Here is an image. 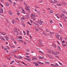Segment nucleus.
Wrapping results in <instances>:
<instances>
[{"mask_svg":"<svg viewBox=\"0 0 67 67\" xmlns=\"http://www.w3.org/2000/svg\"><path fill=\"white\" fill-rule=\"evenodd\" d=\"M0 38L1 40H2V41H5V40L3 38V37L2 36H0Z\"/></svg>","mask_w":67,"mask_h":67,"instance_id":"obj_1","label":"nucleus"},{"mask_svg":"<svg viewBox=\"0 0 67 67\" xmlns=\"http://www.w3.org/2000/svg\"><path fill=\"white\" fill-rule=\"evenodd\" d=\"M64 16L65 15H64V14L62 13L61 15H60V16L61 19H63V17H64Z\"/></svg>","mask_w":67,"mask_h":67,"instance_id":"obj_2","label":"nucleus"},{"mask_svg":"<svg viewBox=\"0 0 67 67\" xmlns=\"http://www.w3.org/2000/svg\"><path fill=\"white\" fill-rule=\"evenodd\" d=\"M62 12H63V13H65V14H67V12L64 10H62Z\"/></svg>","mask_w":67,"mask_h":67,"instance_id":"obj_3","label":"nucleus"},{"mask_svg":"<svg viewBox=\"0 0 67 67\" xmlns=\"http://www.w3.org/2000/svg\"><path fill=\"white\" fill-rule=\"evenodd\" d=\"M14 31H15V32H16L17 33V34H16V35H19V33H18V30H17L16 29V28L14 30Z\"/></svg>","mask_w":67,"mask_h":67,"instance_id":"obj_4","label":"nucleus"},{"mask_svg":"<svg viewBox=\"0 0 67 67\" xmlns=\"http://www.w3.org/2000/svg\"><path fill=\"white\" fill-rule=\"evenodd\" d=\"M26 10L29 11V12H30V9L28 8V6L26 7Z\"/></svg>","mask_w":67,"mask_h":67,"instance_id":"obj_5","label":"nucleus"},{"mask_svg":"<svg viewBox=\"0 0 67 67\" xmlns=\"http://www.w3.org/2000/svg\"><path fill=\"white\" fill-rule=\"evenodd\" d=\"M8 12L10 15H12V12L10 11V10H9Z\"/></svg>","mask_w":67,"mask_h":67,"instance_id":"obj_6","label":"nucleus"},{"mask_svg":"<svg viewBox=\"0 0 67 67\" xmlns=\"http://www.w3.org/2000/svg\"><path fill=\"white\" fill-rule=\"evenodd\" d=\"M26 18L27 19H28L29 18V15H26L25 16Z\"/></svg>","mask_w":67,"mask_h":67,"instance_id":"obj_7","label":"nucleus"},{"mask_svg":"<svg viewBox=\"0 0 67 67\" xmlns=\"http://www.w3.org/2000/svg\"><path fill=\"white\" fill-rule=\"evenodd\" d=\"M25 59H26L27 61H31V59L30 58H24Z\"/></svg>","mask_w":67,"mask_h":67,"instance_id":"obj_8","label":"nucleus"},{"mask_svg":"<svg viewBox=\"0 0 67 67\" xmlns=\"http://www.w3.org/2000/svg\"><path fill=\"white\" fill-rule=\"evenodd\" d=\"M60 36V35H58V36H56L55 37H57V38H58V40H59V36Z\"/></svg>","mask_w":67,"mask_h":67,"instance_id":"obj_9","label":"nucleus"},{"mask_svg":"<svg viewBox=\"0 0 67 67\" xmlns=\"http://www.w3.org/2000/svg\"><path fill=\"white\" fill-rule=\"evenodd\" d=\"M32 60H34V59H36V60H38L37 58H35L34 57H32Z\"/></svg>","mask_w":67,"mask_h":67,"instance_id":"obj_10","label":"nucleus"},{"mask_svg":"<svg viewBox=\"0 0 67 67\" xmlns=\"http://www.w3.org/2000/svg\"><path fill=\"white\" fill-rule=\"evenodd\" d=\"M57 47L59 48V49H58V51H60V50H61V48H60V46H57Z\"/></svg>","mask_w":67,"mask_h":67,"instance_id":"obj_11","label":"nucleus"},{"mask_svg":"<svg viewBox=\"0 0 67 67\" xmlns=\"http://www.w3.org/2000/svg\"><path fill=\"white\" fill-rule=\"evenodd\" d=\"M38 58L39 59H44V58L41 57L39 56Z\"/></svg>","mask_w":67,"mask_h":67,"instance_id":"obj_12","label":"nucleus"},{"mask_svg":"<svg viewBox=\"0 0 67 67\" xmlns=\"http://www.w3.org/2000/svg\"><path fill=\"white\" fill-rule=\"evenodd\" d=\"M6 5L7 6V7H9V3L7 2H6L5 3Z\"/></svg>","mask_w":67,"mask_h":67,"instance_id":"obj_13","label":"nucleus"},{"mask_svg":"<svg viewBox=\"0 0 67 67\" xmlns=\"http://www.w3.org/2000/svg\"><path fill=\"white\" fill-rule=\"evenodd\" d=\"M0 33L3 35H5V32H1Z\"/></svg>","mask_w":67,"mask_h":67,"instance_id":"obj_14","label":"nucleus"},{"mask_svg":"<svg viewBox=\"0 0 67 67\" xmlns=\"http://www.w3.org/2000/svg\"><path fill=\"white\" fill-rule=\"evenodd\" d=\"M41 19L40 20V24L41 25H42V23H43V21H41Z\"/></svg>","mask_w":67,"mask_h":67,"instance_id":"obj_15","label":"nucleus"},{"mask_svg":"<svg viewBox=\"0 0 67 67\" xmlns=\"http://www.w3.org/2000/svg\"><path fill=\"white\" fill-rule=\"evenodd\" d=\"M39 53H41V54H43V55H44V53L43 52H42L40 51H39Z\"/></svg>","mask_w":67,"mask_h":67,"instance_id":"obj_16","label":"nucleus"},{"mask_svg":"<svg viewBox=\"0 0 67 67\" xmlns=\"http://www.w3.org/2000/svg\"><path fill=\"white\" fill-rule=\"evenodd\" d=\"M18 41L19 42H23V41L21 40H18Z\"/></svg>","mask_w":67,"mask_h":67,"instance_id":"obj_17","label":"nucleus"},{"mask_svg":"<svg viewBox=\"0 0 67 67\" xmlns=\"http://www.w3.org/2000/svg\"><path fill=\"white\" fill-rule=\"evenodd\" d=\"M22 11H23L22 12V13H24V14H26V13L24 11V10L23 9H22Z\"/></svg>","mask_w":67,"mask_h":67,"instance_id":"obj_18","label":"nucleus"},{"mask_svg":"<svg viewBox=\"0 0 67 67\" xmlns=\"http://www.w3.org/2000/svg\"><path fill=\"white\" fill-rule=\"evenodd\" d=\"M43 33L44 34V36H47V35H46L45 32H44Z\"/></svg>","mask_w":67,"mask_h":67,"instance_id":"obj_19","label":"nucleus"},{"mask_svg":"<svg viewBox=\"0 0 67 67\" xmlns=\"http://www.w3.org/2000/svg\"><path fill=\"white\" fill-rule=\"evenodd\" d=\"M55 67H58V64H57L56 63L55 65Z\"/></svg>","mask_w":67,"mask_h":67,"instance_id":"obj_20","label":"nucleus"},{"mask_svg":"<svg viewBox=\"0 0 67 67\" xmlns=\"http://www.w3.org/2000/svg\"><path fill=\"white\" fill-rule=\"evenodd\" d=\"M62 44L63 47H65V46H67V45H66V44H64L63 43H62Z\"/></svg>","mask_w":67,"mask_h":67,"instance_id":"obj_21","label":"nucleus"},{"mask_svg":"<svg viewBox=\"0 0 67 67\" xmlns=\"http://www.w3.org/2000/svg\"><path fill=\"white\" fill-rule=\"evenodd\" d=\"M52 45L53 46H54V47H56V45L54 43H53Z\"/></svg>","mask_w":67,"mask_h":67,"instance_id":"obj_22","label":"nucleus"},{"mask_svg":"<svg viewBox=\"0 0 67 67\" xmlns=\"http://www.w3.org/2000/svg\"><path fill=\"white\" fill-rule=\"evenodd\" d=\"M35 15V14L33 13V14H31V17H32V16H34Z\"/></svg>","mask_w":67,"mask_h":67,"instance_id":"obj_23","label":"nucleus"},{"mask_svg":"<svg viewBox=\"0 0 67 67\" xmlns=\"http://www.w3.org/2000/svg\"><path fill=\"white\" fill-rule=\"evenodd\" d=\"M67 17L66 16H65L64 17H63V19H65V20H66V19H67Z\"/></svg>","mask_w":67,"mask_h":67,"instance_id":"obj_24","label":"nucleus"},{"mask_svg":"<svg viewBox=\"0 0 67 67\" xmlns=\"http://www.w3.org/2000/svg\"><path fill=\"white\" fill-rule=\"evenodd\" d=\"M57 5L58 6H61V5H62V4H57Z\"/></svg>","mask_w":67,"mask_h":67,"instance_id":"obj_25","label":"nucleus"},{"mask_svg":"<svg viewBox=\"0 0 67 67\" xmlns=\"http://www.w3.org/2000/svg\"><path fill=\"white\" fill-rule=\"evenodd\" d=\"M6 38L7 40H9V37L8 36H6Z\"/></svg>","mask_w":67,"mask_h":67,"instance_id":"obj_26","label":"nucleus"},{"mask_svg":"<svg viewBox=\"0 0 67 67\" xmlns=\"http://www.w3.org/2000/svg\"><path fill=\"white\" fill-rule=\"evenodd\" d=\"M51 66H52L53 67H55V64H51Z\"/></svg>","mask_w":67,"mask_h":67,"instance_id":"obj_27","label":"nucleus"},{"mask_svg":"<svg viewBox=\"0 0 67 67\" xmlns=\"http://www.w3.org/2000/svg\"><path fill=\"white\" fill-rule=\"evenodd\" d=\"M0 12L1 13H2L3 12V9L2 10H1V11H0Z\"/></svg>","mask_w":67,"mask_h":67,"instance_id":"obj_28","label":"nucleus"},{"mask_svg":"<svg viewBox=\"0 0 67 67\" xmlns=\"http://www.w3.org/2000/svg\"><path fill=\"white\" fill-rule=\"evenodd\" d=\"M56 55H57V54H60V53H59V52H58L57 51H56Z\"/></svg>","mask_w":67,"mask_h":67,"instance_id":"obj_29","label":"nucleus"},{"mask_svg":"<svg viewBox=\"0 0 67 67\" xmlns=\"http://www.w3.org/2000/svg\"><path fill=\"white\" fill-rule=\"evenodd\" d=\"M50 36H52V32H50Z\"/></svg>","mask_w":67,"mask_h":67,"instance_id":"obj_30","label":"nucleus"},{"mask_svg":"<svg viewBox=\"0 0 67 67\" xmlns=\"http://www.w3.org/2000/svg\"><path fill=\"white\" fill-rule=\"evenodd\" d=\"M49 13H53V12L52 10H50L49 11Z\"/></svg>","mask_w":67,"mask_h":67,"instance_id":"obj_31","label":"nucleus"},{"mask_svg":"<svg viewBox=\"0 0 67 67\" xmlns=\"http://www.w3.org/2000/svg\"><path fill=\"white\" fill-rule=\"evenodd\" d=\"M19 58H20V59H21L22 58V57H21L20 56H19L18 57Z\"/></svg>","mask_w":67,"mask_h":67,"instance_id":"obj_32","label":"nucleus"},{"mask_svg":"<svg viewBox=\"0 0 67 67\" xmlns=\"http://www.w3.org/2000/svg\"><path fill=\"white\" fill-rule=\"evenodd\" d=\"M39 46H41V47H42V46H44V45L42 44H39Z\"/></svg>","mask_w":67,"mask_h":67,"instance_id":"obj_33","label":"nucleus"},{"mask_svg":"<svg viewBox=\"0 0 67 67\" xmlns=\"http://www.w3.org/2000/svg\"><path fill=\"white\" fill-rule=\"evenodd\" d=\"M27 35H29V31L28 30H27Z\"/></svg>","mask_w":67,"mask_h":67,"instance_id":"obj_34","label":"nucleus"},{"mask_svg":"<svg viewBox=\"0 0 67 67\" xmlns=\"http://www.w3.org/2000/svg\"><path fill=\"white\" fill-rule=\"evenodd\" d=\"M14 22H15V21H14V20H12V23L14 24Z\"/></svg>","mask_w":67,"mask_h":67,"instance_id":"obj_35","label":"nucleus"},{"mask_svg":"<svg viewBox=\"0 0 67 67\" xmlns=\"http://www.w3.org/2000/svg\"><path fill=\"white\" fill-rule=\"evenodd\" d=\"M38 64H37V63H35V66H38Z\"/></svg>","mask_w":67,"mask_h":67,"instance_id":"obj_36","label":"nucleus"},{"mask_svg":"<svg viewBox=\"0 0 67 67\" xmlns=\"http://www.w3.org/2000/svg\"><path fill=\"white\" fill-rule=\"evenodd\" d=\"M27 23H28V24H30V25H32V24H31L29 22H27Z\"/></svg>","mask_w":67,"mask_h":67,"instance_id":"obj_37","label":"nucleus"},{"mask_svg":"<svg viewBox=\"0 0 67 67\" xmlns=\"http://www.w3.org/2000/svg\"><path fill=\"white\" fill-rule=\"evenodd\" d=\"M22 25H23V26H25V24H24V23H23L22 24Z\"/></svg>","mask_w":67,"mask_h":67,"instance_id":"obj_38","label":"nucleus"},{"mask_svg":"<svg viewBox=\"0 0 67 67\" xmlns=\"http://www.w3.org/2000/svg\"><path fill=\"white\" fill-rule=\"evenodd\" d=\"M35 7H36V8H39V7H38L37 6V5H35Z\"/></svg>","mask_w":67,"mask_h":67,"instance_id":"obj_39","label":"nucleus"},{"mask_svg":"<svg viewBox=\"0 0 67 67\" xmlns=\"http://www.w3.org/2000/svg\"><path fill=\"white\" fill-rule=\"evenodd\" d=\"M37 13H38V14H40V12L39 11H37Z\"/></svg>","mask_w":67,"mask_h":67,"instance_id":"obj_40","label":"nucleus"},{"mask_svg":"<svg viewBox=\"0 0 67 67\" xmlns=\"http://www.w3.org/2000/svg\"><path fill=\"white\" fill-rule=\"evenodd\" d=\"M39 43H40L42 44V41H40Z\"/></svg>","mask_w":67,"mask_h":67,"instance_id":"obj_41","label":"nucleus"},{"mask_svg":"<svg viewBox=\"0 0 67 67\" xmlns=\"http://www.w3.org/2000/svg\"><path fill=\"white\" fill-rule=\"evenodd\" d=\"M8 0L10 2V3H12V1H11V0Z\"/></svg>","mask_w":67,"mask_h":67,"instance_id":"obj_42","label":"nucleus"},{"mask_svg":"<svg viewBox=\"0 0 67 67\" xmlns=\"http://www.w3.org/2000/svg\"><path fill=\"white\" fill-rule=\"evenodd\" d=\"M3 10L2 8V7H0V11H1V10Z\"/></svg>","mask_w":67,"mask_h":67,"instance_id":"obj_43","label":"nucleus"},{"mask_svg":"<svg viewBox=\"0 0 67 67\" xmlns=\"http://www.w3.org/2000/svg\"><path fill=\"white\" fill-rule=\"evenodd\" d=\"M52 53L54 54L55 52V51H54V50H52Z\"/></svg>","mask_w":67,"mask_h":67,"instance_id":"obj_44","label":"nucleus"},{"mask_svg":"<svg viewBox=\"0 0 67 67\" xmlns=\"http://www.w3.org/2000/svg\"><path fill=\"white\" fill-rule=\"evenodd\" d=\"M39 2V3H42L43 2V1H40Z\"/></svg>","mask_w":67,"mask_h":67,"instance_id":"obj_45","label":"nucleus"},{"mask_svg":"<svg viewBox=\"0 0 67 67\" xmlns=\"http://www.w3.org/2000/svg\"><path fill=\"white\" fill-rule=\"evenodd\" d=\"M53 54H54V55H56V52H55Z\"/></svg>","mask_w":67,"mask_h":67,"instance_id":"obj_46","label":"nucleus"},{"mask_svg":"<svg viewBox=\"0 0 67 67\" xmlns=\"http://www.w3.org/2000/svg\"><path fill=\"white\" fill-rule=\"evenodd\" d=\"M18 50H15L14 52H18Z\"/></svg>","mask_w":67,"mask_h":67,"instance_id":"obj_47","label":"nucleus"},{"mask_svg":"<svg viewBox=\"0 0 67 67\" xmlns=\"http://www.w3.org/2000/svg\"><path fill=\"white\" fill-rule=\"evenodd\" d=\"M46 32H49V30L48 29H46Z\"/></svg>","mask_w":67,"mask_h":67,"instance_id":"obj_48","label":"nucleus"},{"mask_svg":"<svg viewBox=\"0 0 67 67\" xmlns=\"http://www.w3.org/2000/svg\"><path fill=\"white\" fill-rule=\"evenodd\" d=\"M38 64H41L42 62H38Z\"/></svg>","mask_w":67,"mask_h":67,"instance_id":"obj_49","label":"nucleus"},{"mask_svg":"<svg viewBox=\"0 0 67 67\" xmlns=\"http://www.w3.org/2000/svg\"><path fill=\"white\" fill-rule=\"evenodd\" d=\"M59 24L61 27H62V25L60 23Z\"/></svg>","mask_w":67,"mask_h":67,"instance_id":"obj_50","label":"nucleus"},{"mask_svg":"<svg viewBox=\"0 0 67 67\" xmlns=\"http://www.w3.org/2000/svg\"><path fill=\"white\" fill-rule=\"evenodd\" d=\"M46 64H49V63L48 62H46Z\"/></svg>","mask_w":67,"mask_h":67,"instance_id":"obj_51","label":"nucleus"},{"mask_svg":"<svg viewBox=\"0 0 67 67\" xmlns=\"http://www.w3.org/2000/svg\"><path fill=\"white\" fill-rule=\"evenodd\" d=\"M4 50L5 51V50H7V48H6L5 47L4 48Z\"/></svg>","mask_w":67,"mask_h":67,"instance_id":"obj_52","label":"nucleus"},{"mask_svg":"<svg viewBox=\"0 0 67 67\" xmlns=\"http://www.w3.org/2000/svg\"><path fill=\"white\" fill-rule=\"evenodd\" d=\"M38 28H39V29H40V30H42V28H40V27H38Z\"/></svg>","mask_w":67,"mask_h":67,"instance_id":"obj_53","label":"nucleus"},{"mask_svg":"<svg viewBox=\"0 0 67 67\" xmlns=\"http://www.w3.org/2000/svg\"><path fill=\"white\" fill-rule=\"evenodd\" d=\"M21 19H22V20H25V18L22 17H21Z\"/></svg>","mask_w":67,"mask_h":67,"instance_id":"obj_54","label":"nucleus"},{"mask_svg":"<svg viewBox=\"0 0 67 67\" xmlns=\"http://www.w3.org/2000/svg\"><path fill=\"white\" fill-rule=\"evenodd\" d=\"M17 14L18 15H20V14L19 13H17Z\"/></svg>","mask_w":67,"mask_h":67,"instance_id":"obj_55","label":"nucleus"},{"mask_svg":"<svg viewBox=\"0 0 67 67\" xmlns=\"http://www.w3.org/2000/svg\"><path fill=\"white\" fill-rule=\"evenodd\" d=\"M14 43L15 44H16V41H14Z\"/></svg>","mask_w":67,"mask_h":67,"instance_id":"obj_56","label":"nucleus"},{"mask_svg":"<svg viewBox=\"0 0 67 67\" xmlns=\"http://www.w3.org/2000/svg\"><path fill=\"white\" fill-rule=\"evenodd\" d=\"M62 43H65V41H63L62 42Z\"/></svg>","mask_w":67,"mask_h":67,"instance_id":"obj_57","label":"nucleus"},{"mask_svg":"<svg viewBox=\"0 0 67 67\" xmlns=\"http://www.w3.org/2000/svg\"><path fill=\"white\" fill-rule=\"evenodd\" d=\"M6 47L7 48H8V49H10V48H9V46H6Z\"/></svg>","mask_w":67,"mask_h":67,"instance_id":"obj_58","label":"nucleus"},{"mask_svg":"<svg viewBox=\"0 0 67 67\" xmlns=\"http://www.w3.org/2000/svg\"><path fill=\"white\" fill-rule=\"evenodd\" d=\"M22 38V36H20V37L19 38V39H21V38Z\"/></svg>","mask_w":67,"mask_h":67,"instance_id":"obj_59","label":"nucleus"},{"mask_svg":"<svg viewBox=\"0 0 67 67\" xmlns=\"http://www.w3.org/2000/svg\"><path fill=\"white\" fill-rule=\"evenodd\" d=\"M25 54L26 55H29V53H26Z\"/></svg>","mask_w":67,"mask_h":67,"instance_id":"obj_60","label":"nucleus"},{"mask_svg":"<svg viewBox=\"0 0 67 67\" xmlns=\"http://www.w3.org/2000/svg\"><path fill=\"white\" fill-rule=\"evenodd\" d=\"M3 67H7V66H6V65H3Z\"/></svg>","mask_w":67,"mask_h":67,"instance_id":"obj_61","label":"nucleus"},{"mask_svg":"<svg viewBox=\"0 0 67 67\" xmlns=\"http://www.w3.org/2000/svg\"><path fill=\"white\" fill-rule=\"evenodd\" d=\"M50 22L51 23H53V21L52 20L50 21Z\"/></svg>","mask_w":67,"mask_h":67,"instance_id":"obj_62","label":"nucleus"},{"mask_svg":"<svg viewBox=\"0 0 67 67\" xmlns=\"http://www.w3.org/2000/svg\"><path fill=\"white\" fill-rule=\"evenodd\" d=\"M0 4L1 5V6H2V7H3V5H2V4Z\"/></svg>","mask_w":67,"mask_h":67,"instance_id":"obj_63","label":"nucleus"},{"mask_svg":"<svg viewBox=\"0 0 67 67\" xmlns=\"http://www.w3.org/2000/svg\"><path fill=\"white\" fill-rule=\"evenodd\" d=\"M37 22L38 23H40V21H39V20H38L37 21Z\"/></svg>","mask_w":67,"mask_h":67,"instance_id":"obj_64","label":"nucleus"}]
</instances>
